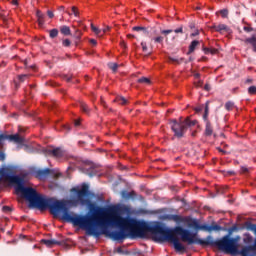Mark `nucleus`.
<instances>
[{"label": "nucleus", "mask_w": 256, "mask_h": 256, "mask_svg": "<svg viewBox=\"0 0 256 256\" xmlns=\"http://www.w3.org/2000/svg\"><path fill=\"white\" fill-rule=\"evenodd\" d=\"M121 195L123 199H135L137 197V193H135V191L127 192V190H123Z\"/></svg>", "instance_id": "nucleus-12"}, {"label": "nucleus", "mask_w": 256, "mask_h": 256, "mask_svg": "<svg viewBox=\"0 0 256 256\" xmlns=\"http://www.w3.org/2000/svg\"><path fill=\"white\" fill-rule=\"evenodd\" d=\"M217 53H219V50H217L216 48H210L211 55H217Z\"/></svg>", "instance_id": "nucleus-40"}, {"label": "nucleus", "mask_w": 256, "mask_h": 256, "mask_svg": "<svg viewBox=\"0 0 256 256\" xmlns=\"http://www.w3.org/2000/svg\"><path fill=\"white\" fill-rule=\"evenodd\" d=\"M244 43H247V44H249V45H252L253 51L256 53V35H255V34L252 35V37H250V38H246V39L244 40Z\"/></svg>", "instance_id": "nucleus-14"}, {"label": "nucleus", "mask_w": 256, "mask_h": 256, "mask_svg": "<svg viewBox=\"0 0 256 256\" xmlns=\"http://www.w3.org/2000/svg\"><path fill=\"white\" fill-rule=\"evenodd\" d=\"M28 78H29V75H27V74H22V75L18 76L20 83H23L25 81V79H28Z\"/></svg>", "instance_id": "nucleus-32"}, {"label": "nucleus", "mask_w": 256, "mask_h": 256, "mask_svg": "<svg viewBox=\"0 0 256 256\" xmlns=\"http://www.w3.org/2000/svg\"><path fill=\"white\" fill-rule=\"evenodd\" d=\"M174 33H183V26L174 30Z\"/></svg>", "instance_id": "nucleus-47"}, {"label": "nucleus", "mask_w": 256, "mask_h": 256, "mask_svg": "<svg viewBox=\"0 0 256 256\" xmlns=\"http://www.w3.org/2000/svg\"><path fill=\"white\" fill-rule=\"evenodd\" d=\"M91 29H92L93 33H95V35H101V33H102V31L93 24H91Z\"/></svg>", "instance_id": "nucleus-28"}, {"label": "nucleus", "mask_w": 256, "mask_h": 256, "mask_svg": "<svg viewBox=\"0 0 256 256\" xmlns=\"http://www.w3.org/2000/svg\"><path fill=\"white\" fill-rule=\"evenodd\" d=\"M60 33L65 36L71 35V28L69 26H61L60 27Z\"/></svg>", "instance_id": "nucleus-18"}, {"label": "nucleus", "mask_w": 256, "mask_h": 256, "mask_svg": "<svg viewBox=\"0 0 256 256\" xmlns=\"http://www.w3.org/2000/svg\"><path fill=\"white\" fill-rule=\"evenodd\" d=\"M208 117H209V101L205 103L203 119L206 123L205 135H207L208 137H211V135H213V126H211V122L209 121Z\"/></svg>", "instance_id": "nucleus-5"}, {"label": "nucleus", "mask_w": 256, "mask_h": 256, "mask_svg": "<svg viewBox=\"0 0 256 256\" xmlns=\"http://www.w3.org/2000/svg\"><path fill=\"white\" fill-rule=\"evenodd\" d=\"M169 61H171V63H180L179 59L174 57H169Z\"/></svg>", "instance_id": "nucleus-42"}, {"label": "nucleus", "mask_w": 256, "mask_h": 256, "mask_svg": "<svg viewBox=\"0 0 256 256\" xmlns=\"http://www.w3.org/2000/svg\"><path fill=\"white\" fill-rule=\"evenodd\" d=\"M164 37L163 36H157V37H155V38H152V41H154V43H163V41H164Z\"/></svg>", "instance_id": "nucleus-29"}, {"label": "nucleus", "mask_w": 256, "mask_h": 256, "mask_svg": "<svg viewBox=\"0 0 256 256\" xmlns=\"http://www.w3.org/2000/svg\"><path fill=\"white\" fill-rule=\"evenodd\" d=\"M197 35H199V30H196L195 32H193L190 36L197 37Z\"/></svg>", "instance_id": "nucleus-51"}, {"label": "nucleus", "mask_w": 256, "mask_h": 256, "mask_svg": "<svg viewBox=\"0 0 256 256\" xmlns=\"http://www.w3.org/2000/svg\"><path fill=\"white\" fill-rule=\"evenodd\" d=\"M120 45L121 47H124V49H127V43H125V41H122Z\"/></svg>", "instance_id": "nucleus-55"}, {"label": "nucleus", "mask_w": 256, "mask_h": 256, "mask_svg": "<svg viewBox=\"0 0 256 256\" xmlns=\"http://www.w3.org/2000/svg\"><path fill=\"white\" fill-rule=\"evenodd\" d=\"M168 221H174L175 223H187V218L177 214H167L164 216Z\"/></svg>", "instance_id": "nucleus-8"}, {"label": "nucleus", "mask_w": 256, "mask_h": 256, "mask_svg": "<svg viewBox=\"0 0 256 256\" xmlns=\"http://www.w3.org/2000/svg\"><path fill=\"white\" fill-rule=\"evenodd\" d=\"M189 227H193L196 231H208V233H211V231H221L223 228L218 225H207V224H199L197 220H192V222L189 224Z\"/></svg>", "instance_id": "nucleus-4"}, {"label": "nucleus", "mask_w": 256, "mask_h": 256, "mask_svg": "<svg viewBox=\"0 0 256 256\" xmlns=\"http://www.w3.org/2000/svg\"><path fill=\"white\" fill-rule=\"evenodd\" d=\"M234 107H235V103H233L232 101H228L225 103L226 111H232Z\"/></svg>", "instance_id": "nucleus-25"}, {"label": "nucleus", "mask_w": 256, "mask_h": 256, "mask_svg": "<svg viewBox=\"0 0 256 256\" xmlns=\"http://www.w3.org/2000/svg\"><path fill=\"white\" fill-rule=\"evenodd\" d=\"M115 102L119 105H127V99H125L123 96L116 97Z\"/></svg>", "instance_id": "nucleus-23"}, {"label": "nucleus", "mask_w": 256, "mask_h": 256, "mask_svg": "<svg viewBox=\"0 0 256 256\" xmlns=\"http://www.w3.org/2000/svg\"><path fill=\"white\" fill-rule=\"evenodd\" d=\"M83 36V33L81 32V30H76L74 33V43L75 46L77 47V45H79V43L81 42V37Z\"/></svg>", "instance_id": "nucleus-16"}, {"label": "nucleus", "mask_w": 256, "mask_h": 256, "mask_svg": "<svg viewBox=\"0 0 256 256\" xmlns=\"http://www.w3.org/2000/svg\"><path fill=\"white\" fill-rule=\"evenodd\" d=\"M5 139H7V135L5 134H0V145L2 141H5Z\"/></svg>", "instance_id": "nucleus-44"}, {"label": "nucleus", "mask_w": 256, "mask_h": 256, "mask_svg": "<svg viewBox=\"0 0 256 256\" xmlns=\"http://www.w3.org/2000/svg\"><path fill=\"white\" fill-rule=\"evenodd\" d=\"M86 171H87V175H89V177H95V175H97V170L93 166L86 168Z\"/></svg>", "instance_id": "nucleus-20"}, {"label": "nucleus", "mask_w": 256, "mask_h": 256, "mask_svg": "<svg viewBox=\"0 0 256 256\" xmlns=\"http://www.w3.org/2000/svg\"><path fill=\"white\" fill-rule=\"evenodd\" d=\"M215 31H218L221 33V31L229 32V27L226 24H219L217 26H214Z\"/></svg>", "instance_id": "nucleus-17"}, {"label": "nucleus", "mask_w": 256, "mask_h": 256, "mask_svg": "<svg viewBox=\"0 0 256 256\" xmlns=\"http://www.w3.org/2000/svg\"><path fill=\"white\" fill-rule=\"evenodd\" d=\"M63 47H70L71 46V40L65 39L62 41Z\"/></svg>", "instance_id": "nucleus-34"}, {"label": "nucleus", "mask_w": 256, "mask_h": 256, "mask_svg": "<svg viewBox=\"0 0 256 256\" xmlns=\"http://www.w3.org/2000/svg\"><path fill=\"white\" fill-rule=\"evenodd\" d=\"M245 83H247V84L253 83V79L248 78V79L245 81Z\"/></svg>", "instance_id": "nucleus-57"}, {"label": "nucleus", "mask_w": 256, "mask_h": 256, "mask_svg": "<svg viewBox=\"0 0 256 256\" xmlns=\"http://www.w3.org/2000/svg\"><path fill=\"white\" fill-rule=\"evenodd\" d=\"M170 125L174 136H176L177 139H182V137H185V133H187L189 127H195V125H197V120H190L189 118L182 120L180 118L179 121L172 120Z\"/></svg>", "instance_id": "nucleus-3"}, {"label": "nucleus", "mask_w": 256, "mask_h": 256, "mask_svg": "<svg viewBox=\"0 0 256 256\" xmlns=\"http://www.w3.org/2000/svg\"><path fill=\"white\" fill-rule=\"evenodd\" d=\"M204 107L203 106H198L195 108L196 113H201L203 111Z\"/></svg>", "instance_id": "nucleus-45"}, {"label": "nucleus", "mask_w": 256, "mask_h": 256, "mask_svg": "<svg viewBox=\"0 0 256 256\" xmlns=\"http://www.w3.org/2000/svg\"><path fill=\"white\" fill-rule=\"evenodd\" d=\"M59 35V30L57 28H54L49 31V37L50 39H55Z\"/></svg>", "instance_id": "nucleus-24"}, {"label": "nucleus", "mask_w": 256, "mask_h": 256, "mask_svg": "<svg viewBox=\"0 0 256 256\" xmlns=\"http://www.w3.org/2000/svg\"><path fill=\"white\" fill-rule=\"evenodd\" d=\"M40 243H42L43 245H46V247H49V248L53 247L54 245H61V242L55 239H42Z\"/></svg>", "instance_id": "nucleus-10"}, {"label": "nucleus", "mask_w": 256, "mask_h": 256, "mask_svg": "<svg viewBox=\"0 0 256 256\" xmlns=\"http://www.w3.org/2000/svg\"><path fill=\"white\" fill-rule=\"evenodd\" d=\"M117 253H123V249L121 247L117 248Z\"/></svg>", "instance_id": "nucleus-61"}, {"label": "nucleus", "mask_w": 256, "mask_h": 256, "mask_svg": "<svg viewBox=\"0 0 256 256\" xmlns=\"http://www.w3.org/2000/svg\"><path fill=\"white\" fill-rule=\"evenodd\" d=\"M8 181V183H14L16 185V175L8 168H0V181Z\"/></svg>", "instance_id": "nucleus-6"}, {"label": "nucleus", "mask_w": 256, "mask_h": 256, "mask_svg": "<svg viewBox=\"0 0 256 256\" xmlns=\"http://www.w3.org/2000/svg\"><path fill=\"white\" fill-rule=\"evenodd\" d=\"M204 90L205 91H211V86L209 84H205Z\"/></svg>", "instance_id": "nucleus-48"}, {"label": "nucleus", "mask_w": 256, "mask_h": 256, "mask_svg": "<svg viewBox=\"0 0 256 256\" xmlns=\"http://www.w3.org/2000/svg\"><path fill=\"white\" fill-rule=\"evenodd\" d=\"M133 31H143V33H145L146 35H149V30L147 29V27H143V26H134L132 28Z\"/></svg>", "instance_id": "nucleus-22"}, {"label": "nucleus", "mask_w": 256, "mask_h": 256, "mask_svg": "<svg viewBox=\"0 0 256 256\" xmlns=\"http://www.w3.org/2000/svg\"><path fill=\"white\" fill-rule=\"evenodd\" d=\"M227 173H228V175H235L234 171H228Z\"/></svg>", "instance_id": "nucleus-64"}, {"label": "nucleus", "mask_w": 256, "mask_h": 256, "mask_svg": "<svg viewBox=\"0 0 256 256\" xmlns=\"http://www.w3.org/2000/svg\"><path fill=\"white\" fill-rule=\"evenodd\" d=\"M219 13L223 19H227V17H229V10L227 9H222L219 11Z\"/></svg>", "instance_id": "nucleus-27"}, {"label": "nucleus", "mask_w": 256, "mask_h": 256, "mask_svg": "<svg viewBox=\"0 0 256 256\" xmlns=\"http://www.w3.org/2000/svg\"><path fill=\"white\" fill-rule=\"evenodd\" d=\"M79 125H81V123L76 120V121H75V126H76V127H79Z\"/></svg>", "instance_id": "nucleus-63"}, {"label": "nucleus", "mask_w": 256, "mask_h": 256, "mask_svg": "<svg viewBox=\"0 0 256 256\" xmlns=\"http://www.w3.org/2000/svg\"><path fill=\"white\" fill-rule=\"evenodd\" d=\"M90 43H91V45H97V40L91 39V40H90Z\"/></svg>", "instance_id": "nucleus-56"}, {"label": "nucleus", "mask_w": 256, "mask_h": 256, "mask_svg": "<svg viewBox=\"0 0 256 256\" xmlns=\"http://www.w3.org/2000/svg\"><path fill=\"white\" fill-rule=\"evenodd\" d=\"M137 82L142 84V85H151V79H149L147 77H141V78L138 79Z\"/></svg>", "instance_id": "nucleus-21"}, {"label": "nucleus", "mask_w": 256, "mask_h": 256, "mask_svg": "<svg viewBox=\"0 0 256 256\" xmlns=\"http://www.w3.org/2000/svg\"><path fill=\"white\" fill-rule=\"evenodd\" d=\"M243 30H244L246 33H251V31H254L253 27H249V26H244V27H243Z\"/></svg>", "instance_id": "nucleus-38"}, {"label": "nucleus", "mask_w": 256, "mask_h": 256, "mask_svg": "<svg viewBox=\"0 0 256 256\" xmlns=\"http://www.w3.org/2000/svg\"><path fill=\"white\" fill-rule=\"evenodd\" d=\"M71 191L76 194V199H73L72 203L74 205H77V203L87 205L92 213L91 215H77L69 210L65 201L41 196L35 188L25 187L23 178L16 186V193H21L22 197L29 201L31 207L40 211L49 209L53 217L61 215L62 221L73 223L75 227L87 231L88 235L99 237L102 234L113 241H123L129 235L141 239L148 233L155 235V224L151 225L145 221L122 217L117 212H112L108 218H103L105 217V208L96 206L91 202V190H89L88 184L83 183L80 189L72 188Z\"/></svg>", "instance_id": "nucleus-1"}, {"label": "nucleus", "mask_w": 256, "mask_h": 256, "mask_svg": "<svg viewBox=\"0 0 256 256\" xmlns=\"http://www.w3.org/2000/svg\"><path fill=\"white\" fill-rule=\"evenodd\" d=\"M201 42H199V40H194L190 43L189 45V49H188V52H187V55H191V53H194L195 52V49H197V47H199Z\"/></svg>", "instance_id": "nucleus-13"}, {"label": "nucleus", "mask_w": 256, "mask_h": 256, "mask_svg": "<svg viewBox=\"0 0 256 256\" xmlns=\"http://www.w3.org/2000/svg\"><path fill=\"white\" fill-rule=\"evenodd\" d=\"M202 51H204L205 55H209V53L211 52V48H207V47L203 46Z\"/></svg>", "instance_id": "nucleus-39"}, {"label": "nucleus", "mask_w": 256, "mask_h": 256, "mask_svg": "<svg viewBox=\"0 0 256 256\" xmlns=\"http://www.w3.org/2000/svg\"><path fill=\"white\" fill-rule=\"evenodd\" d=\"M127 37H128V39H134V38H135V35L128 34Z\"/></svg>", "instance_id": "nucleus-59"}, {"label": "nucleus", "mask_w": 256, "mask_h": 256, "mask_svg": "<svg viewBox=\"0 0 256 256\" xmlns=\"http://www.w3.org/2000/svg\"><path fill=\"white\" fill-rule=\"evenodd\" d=\"M109 29H111L109 26H107L106 28H104L103 30H101L102 32H101V36L102 35H105V33L107 32V31H109Z\"/></svg>", "instance_id": "nucleus-46"}, {"label": "nucleus", "mask_w": 256, "mask_h": 256, "mask_svg": "<svg viewBox=\"0 0 256 256\" xmlns=\"http://www.w3.org/2000/svg\"><path fill=\"white\" fill-rule=\"evenodd\" d=\"M48 175H51V169L45 168V169H38L34 171V176L36 179H40V181L45 180Z\"/></svg>", "instance_id": "nucleus-7"}, {"label": "nucleus", "mask_w": 256, "mask_h": 256, "mask_svg": "<svg viewBox=\"0 0 256 256\" xmlns=\"http://www.w3.org/2000/svg\"><path fill=\"white\" fill-rule=\"evenodd\" d=\"M9 141H14V143H23V137H20L19 134L7 135Z\"/></svg>", "instance_id": "nucleus-15"}, {"label": "nucleus", "mask_w": 256, "mask_h": 256, "mask_svg": "<svg viewBox=\"0 0 256 256\" xmlns=\"http://www.w3.org/2000/svg\"><path fill=\"white\" fill-rule=\"evenodd\" d=\"M46 153L47 155H52V157H63L64 155L63 150L61 148H48L46 149Z\"/></svg>", "instance_id": "nucleus-9"}, {"label": "nucleus", "mask_w": 256, "mask_h": 256, "mask_svg": "<svg viewBox=\"0 0 256 256\" xmlns=\"http://www.w3.org/2000/svg\"><path fill=\"white\" fill-rule=\"evenodd\" d=\"M161 35H165V37H167V35L173 33V30L168 29V30H162L160 31Z\"/></svg>", "instance_id": "nucleus-36"}, {"label": "nucleus", "mask_w": 256, "mask_h": 256, "mask_svg": "<svg viewBox=\"0 0 256 256\" xmlns=\"http://www.w3.org/2000/svg\"><path fill=\"white\" fill-rule=\"evenodd\" d=\"M196 87H203V81H198L197 83H195Z\"/></svg>", "instance_id": "nucleus-49"}, {"label": "nucleus", "mask_w": 256, "mask_h": 256, "mask_svg": "<svg viewBox=\"0 0 256 256\" xmlns=\"http://www.w3.org/2000/svg\"><path fill=\"white\" fill-rule=\"evenodd\" d=\"M242 173H249V169L246 167L241 168Z\"/></svg>", "instance_id": "nucleus-53"}, {"label": "nucleus", "mask_w": 256, "mask_h": 256, "mask_svg": "<svg viewBox=\"0 0 256 256\" xmlns=\"http://www.w3.org/2000/svg\"><path fill=\"white\" fill-rule=\"evenodd\" d=\"M58 9L59 11H65V6H60Z\"/></svg>", "instance_id": "nucleus-62"}, {"label": "nucleus", "mask_w": 256, "mask_h": 256, "mask_svg": "<svg viewBox=\"0 0 256 256\" xmlns=\"http://www.w3.org/2000/svg\"><path fill=\"white\" fill-rule=\"evenodd\" d=\"M79 107L83 113H86V115H89V106L85 102H80Z\"/></svg>", "instance_id": "nucleus-19"}, {"label": "nucleus", "mask_w": 256, "mask_h": 256, "mask_svg": "<svg viewBox=\"0 0 256 256\" xmlns=\"http://www.w3.org/2000/svg\"><path fill=\"white\" fill-rule=\"evenodd\" d=\"M141 47L144 53H147V51H149V48L147 47V42H141Z\"/></svg>", "instance_id": "nucleus-33"}, {"label": "nucleus", "mask_w": 256, "mask_h": 256, "mask_svg": "<svg viewBox=\"0 0 256 256\" xmlns=\"http://www.w3.org/2000/svg\"><path fill=\"white\" fill-rule=\"evenodd\" d=\"M218 151H219V153H222L223 155H227V151H225L221 148H218Z\"/></svg>", "instance_id": "nucleus-54"}, {"label": "nucleus", "mask_w": 256, "mask_h": 256, "mask_svg": "<svg viewBox=\"0 0 256 256\" xmlns=\"http://www.w3.org/2000/svg\"><path fill=\"white\" fill-rule=\"evenodd\" d=\"M248 94L249 95H256V86H250L248 88Z\"/></svg>", "instance_id": "nucleus-30"}, {"label": "nucleus", "mask_w": 256, "mask_h": 256, "mask_svg": "<svg viewBox=\"0 0 256 256\" xmlns=\"http://www.w3.org/2000/svg\"><path fill=\"white\" fill-rule=\"evenodd\" d=\"M47 15H48V17H49L50 19H53V18L55 17V14H54L53 11H51V10H48V11H47Z\"/></svg>", "instance_id": "nucleus-41"}, {"label": "nucleus", "mask_w": 256, "mask_h": 256, "mask_svg": "<svg viewBox=\"0 0 256 256\" xmlns=\"http://www.w3.org/2000/svg\"><path fill=\"white\" fill-rule=\"evenodd\" d=\"M253 241V236L246 234V237L243 239L244 243H251Z\"/></svg>", "instance_id": "nucleus-31"}, {"label": "nucleus", "mask_w": 256, "mask_h": 256, "mask_svg": "<svg viewBox=\"0 0 256 256\" xmlns=\"http://www.w3.org/2000/svg\"><path fill=\"white\" fill-rule=\"evenodd\" d=\"M5 158H6L5 152L0 151V161H5Z\"/></svg>", "instance_id": "nucleus-43"}, {"label": "nucleus", "mask_w": 256, "mask_h": 256, "mask_svg": "<svg viewBox=\"0 0 256 256\" xmlns=\"http://www.w3.org/2000/svg\"><path fill=\"white\" fill-rule=\"evenodd\" d=\"M72 13L75 17H79V9L77 7L73 6L72 8Z\"/></svg>", "instance_id": "nucleus-35"}, {"label": "nucleus", "mask_w": 256, "mask_h": 256, "mask_svg": "<svg viewBox=\"0 0 256 256\" xmlns=\"http://www.w3.org/2000/svg\"><path fill=\"white\" fill-rule=\"evenodd\" d=\"M64 79H65V81H67V83L71 82V76L65 75Z\"/></svg>", "instance_id": "nucleus-50"}, {"label": "nucleus", "mask_w": 256, "mask_h": 256, "mask_svg": "<svg viewBox=\"0 0 256 256\" xmlns=\"http://www.w3.org/2000/svg\"><path fill=\"white\" fill-rule=\"evenodd\" d=\"M155 237L158 241H168V243H173L174 249L176 251H185V246L179 242V238L183 243H188V245H201L202 247H217L221 243V239L213 240V236H207L206 240L197 238V232L193 233L189 230L176 226L170 229L163 224L157 222L155 224Z\"/></svg>", "instance_id": "nucleus-2"}, {"label": "nucleus", "mask_w": 256, "mask_h": 256, "mask_svg": "<svg viewBox=\"0 0 256 256\" xmlns=\"http://www.w3.org/2000/svg\"><path fill=\"white\" fill-rule=\"evenodd\" d=\"M11 3L17 7L19 5V0H12Z\"/></svg>", "instance_id": "nucleus-52"}, {"label": "nucleus", "mask_w": 256, "mask_h": 256, "mask_svg": "<svg viewBox=\"0 0 256 256\" xmlns=\"http://www.w3.org/2000/svg\"><path fill=\"white\" fill-rule=\"evenodd\" d=\"M36 17H37L39 26L43 27L45 25V14H43V12H41L40 10H37Z\"/></svg>", "instance_id": "nucleus-11"}, {"label": "nucleus", "mask_w": 256, "mask_h": 256, "mask_svg": "<svg viewBox=\"0 0 256 256\" xmlns=\"http://www.w3.org/2000/svg\"><path fill=\"white\" fill-rule=\"evenodd\" d=\"M190 29H195V23H190Z\"/></svg>", "instance_id": "nucleus-60"}, {"label": "nucleus", "mask_w": 256, "mask_h": 256, "mask_svg": "<svg viewBox=\"0 0 256 256\" xmlns=\"http://www.w3.org/2000/svg\"><path fill=\"white\" fill-rule=\"evenodd\" d=\"M194 77H195V79H199V78L201 77V74L195 73V74H194Z\"/></svg>", "instance_id": "nucleus-58"}, {"label": "nucleus", "mask_w": 256, "mask_h": 256, "mask_svg": "<svg viewBox=\"0 0 256 256\" xmlns=\"http://www.w3.org/2000/svg\"><path fill=\"white\" fill-rule=\"evenodd\" d=\"M2 211L4 213H11L12 209L9 206H3Z\"/></svg>", "instance_id": "nucleus-37"}, {"label": "nucleus", "mask_w": 256, "mask_h": 256, "mask_svg": "<svg viewBox=\"0 0 256 256\" xmlns=\"http://www.w3.org/2000/svg\"><path fill=\"white\" fill-rule=\"evenodd\" d=\"M108 67L111 69V71H113V73H116L117 69H119V65L117 63H109Z\"/></svg>", "instance_id": "nucleus-26"}]
</instances>
